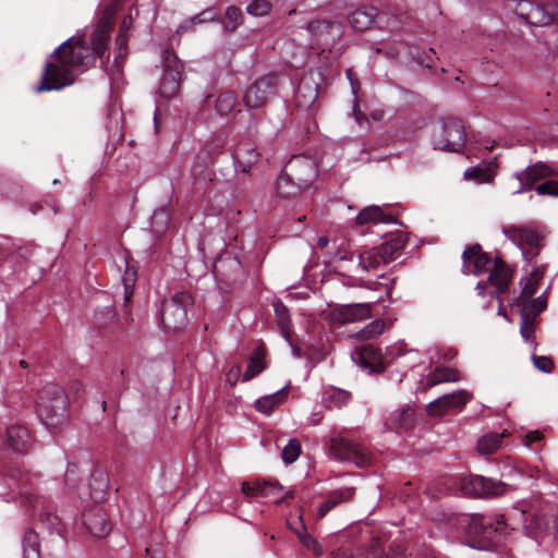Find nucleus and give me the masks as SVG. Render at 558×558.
Returning a JSON list of instances; mask_svg holds the SVG:
<instances>
[{
    "label": "nucleus",
    "mask_w": 558,
    "mask_h": 558,
    "mask_svg": "<svg viewBox=\"0 0 558 558\" xmlns=\"http://www.w3.org/2000/svg\"><path fill=\"white\" fill-rule=\"evenodd\" d=\"M386 264L388 262L385 260L378 246L360 255V265L366 270L377 269Z\"/></svg>",
    "instance_id": "nucleus-44"
},
{
    "label": "nucleus",
    "mask_w": 558,
    "mask_h": 558,
    "mask_svg": "<svg viewBox=\"0 0 558 558\" xmlns=\"http://www.w3.org/2000/svg\"><path fill=\"white\" fill-rule=\"evenodd\" d=\"M35 449V437L26 426L12 424L0 429L1 453H28Z\"/></svg>",
    "instance_id": "nucleus-9"
},
{
    "label": "nucleus",
    "mask_w": 558,
    "mask_h": 558,
    "mask_svg": "<svg viewBox=\"0 0 558 558\" xmlns=\"http://www.w3.org/2000/svg\"><path fill=\"white\" fill-rule=\"evenodd\" d=\"M271 5L266 0H253L246 8V12L254 16H264L269 13Z\"/></svg>",
    "instance_id": "nucleus-56"
},
{
    "label": "nucleus",
    "mask_w": 558,
    "mask_h": 558,
    "mask_svg": "<svg viewBox=\"0 0 558 558\" xmlns=\"http://www.w3.org/2000/svg\"><path fill=\"white\" fill-rule=\"evenodd\" d=\"M354 496L355 487H341L329 492L317 510V519H323L333 508L352 501Z\"/></svg>",
    "instance_id": "nucleus-23"
},
{
    "label": "nucleus",
    "mask_w": 558,
    "mask_h": 558,
    "mask_svg": "<svg viewBox=\"0 0 558 558\" xmlns=\"http://www.w3.org/2000/svg\"><path fill=\"white\" fill-rule=\"evenodd\" d=\"M547 306V302L542 296L534 299L530 305L526 304V307L530 308L532 316L536 317L539 315Z\"/></svg>",
    "instance_id": "nucleus-61"
},
{
    "label": "nucleus",
    "mask_w": 558,
    "mask_h": 558,
    "mask_svg": "<svg viewBox=\"0 0 558 558\" xmlns=\"http://www.w3.org/2000/svg\"><path fill=\"white\" fill-rule=\"evenodd\" d=\"M538 283L536 279L524 278L521 280L522 291L520 295L515 299V304L523 308L526 306V302L536 293Z\"/></svg>",
    "instance_id": "nucleus-47"
},
{
    "label": "nucleus",
    "mask_w": 558,
    "mask_h": 558,
    "mask_svg": "<svg viewBox=\"0 0 558 558\" xmlns=\"http://www.w3.org/2000/svg\"><path fill=\"white\" fill-rule=\"evenodd\" d=\"M228 32H235V29L243 23L242 10L235 5H230L226 10L223 19L219 20Z\"/></svg>",
    "instance_id": "nucleus-45"
},
{
    "label": "nucleus",
    "mask_w": 558,
    "mask_h": 558,
    "mask_svg": "<svg viewBox=\"0 0 558 558\" xmlns=\"http://www.w3.org/2000/svg\"><path fill=\"white\" fill-rule=\"evenodd\" d=\"M288 529L291 530L301 542L303 535H307L308 531L304 524L302 513L298 517V524L292 523L290 520H287Z\"/></svg>",
    "instance_id": "nucleus-58"
},
{
    "label": "nucleus",
    "mask_w": 558,
    "mask_h": 558,
    "mask_svg": "<svg viewBox=\"0 0 558 558\" xmlns=\"http://www.w3.org/2000/svg\"><path fill=\"white\" fill-rule=\"evenodd\" d=\"M277 449H282L281 453H302V446L299 439L292 438L286 440L283 437L276 440Z\"/></svg>",
    "instance_id": "nucleus-54"
},
{
    "label": "nucleus",
    "mask_w": 558,
    "mask_h": 558,
    "mask_svg": "<svg viewBox=\"0 0 558 558\" xmlns=\"http://www.w3.org/2000/svg\"><path fill=\"white\" fill-rule=\"evenodd\" d=\"M266 367V351L263 345H259L255 348L250 355L247 361V368L242 376V380L250 381L259 375Z\"/></svg>",
    "instance_id": "nucleus-31"
},
{
    "label": "nucleus",
    "mask_w": 558,
    "mask_h": 558,
    "mask_svg": "<svg viewBox=\"0 0 558 558\" xmlns=\"http://www.w3.org/2000/svg\"><path fill=\"white\" fill-rule=\"evenodd\" d=\"M289 395V387L286 386L275 393L267 395L257 399L254 403V408L257 412L270 415L277 407L282 404Z\"/></svg>",
    "instance_id": "nucleus-30"
},
{
    "label": "nucleus",
    "mask_w": 558,
    "mask_h": 558,
    "mask_svg": "<svg viewBox=\"0 0 558 558\" xmlns=\"http://www.w3.org/2000/svg\"><path fill=\"white\" fill-rule=\"evenodd\" d=\"M169 220L170 217L168 210L160 208L155 210L151 217V226L156 232H162L167 228Z\"/></svg>",
    "instance_id": "nucleus-55"
},
{
    "label": "nucleus",
    "mask_w": 558,
    "mask_h": 558,
    "mask_svg": "<svg viewBox=\"0 0 558 558\" xmlns=\"http://www.w3.org/2000/svg\"><path fill=\"white\" fill-rule=\"evenodd\" d=\"M330 450V453H364V448L347 433L331 439Z\"/></svg>",
    "instance_id": "nucleus-32"
},
{
    "label": "nucleus",
    "mask_w": 558,
    "mask_h": 558,
    "mask_svg": "<svg viewBox=\"0 0 558 558\" xmlns=\"http://www.w3.org/2000/svg\"><path fill=\"white\" fill-rule=\"evenodd\" d=\"M385 323L381 319L373 320L371 324L361 329L356 337L361 341H366L380 336L385 330Z\"/></svg>",
    "instance_id": "nucleus-49"
},
{
    "label": "nucleus",
    "mask_w": 558,
    "mask_h": 558,
    "mask_svg": "<svg viewBox=\"0 0 558 558\" xmlns=\"http://www.w3.org/2000/svg\"><path fill=\"white\" fill-rule=\"evenodd\" d=\"M373 303H353L339 305L331 311L330 317L335 324H352L368 319L372 314Z\"/></svg>",
    "instance_id": "nucleus-17"
},
{
    "label": "nucleus",
    "mask_w": 558,
    "mask_h": 558,
    "mask_svg": "<svg viewBox=\"0 0 558 558\" xmlns=\"http://www.w3.org/2000/svg\"><path fill=\"white\" fill-rule=\"evenodd\" d=\"M194 299L190 292H177L171 300L162 304L160 322L168 331H179L187 324V308L192 307Z\"/></svg>",
    "instance_id": "nucleus-7"
},
{
    "label": "nucleus",
    "mask_w": 558,
    "mask_h": 558,
    "mask_svg": "<svg viewBox=\"0 0 558 558\" xmlns=\"http://www.w3.org/2000/svg\"><path fill=\"white\" fill-rule=\"evenodd\" d=\"M22 544L24 558H40L39 536L35 530L28 529L25 531Z\"/></svg>",
    "instance_id": "nucleus-39"
},
{
    "label": "nucleus",
    "mask_w": 558,
    "mask_h": 558,
    "mask_svg": "<svg viewBox=\"0 0 558 558\" xmlns=\"http://www.w3.org/2000/svg\"><path fill=\"white\" fill-rule=\"evenodd\" d=\"M135 281H136V271L132 270L128 264L124 276L122 277V282H123V287H124V303H125L124 306L125 307L133 296V287L135 284Z\"/></svg>",
    "instance_id": "nucleus-52"
},
{
    "label": "nucleus",
    "mask_w": 558,
    "mask_h": 558,
    "mask_svg": "<svg viewBox=\"0 0 558 558\" xmlns=\"http://www.w3.org/2000/svg\"><path fill=\"white\" fill-rule=\"evenodd\" d=\"M280 76L269 73L253 82L244 92L243 102L250 109L264 107L268 99L277 94Z\"/></svg>",
    "instance_id": "nucleus-10"
},
{
    "label": "nucleus",
    "mask_w": 558,
    "mask_h": 558,
    "mask_svg": "<svg viewBox=\"0 0 558 558\" xmlns=\"http://www.w3.org/2000/svg\"><path fill=\"white\" fill-rule=\"evenodd\" d=\"M522 442L532 450H541L544 445V434L541 430H532L524 435Z\"/></svg>",
    "instance_id": "nucleus-53"
},
{
    "label": "nucleus",
    "mask_w": 558,
    "mask_h": 558,
    "mask_svg": "<svg viewBox=\"0 0 558 558\" xmlns=\"http://www.w3.org/2000/svg\"><path fill=\"white\" fill-rule=\"evenodd\" d=\"M82 529L94 538H104L110 534L112 522L100 506L90 507L82 513Z\"/></svg>",
    "instance_id": "nucleus-14"
},
{
    "label": "nucleus",
    "mask_w": 558,
    "mask_h": 558,
    "mask_svg": "<svg viewBox=\"0 0 558 558\" xmlns=\"http://www.w3.org/2000/svg\"><path fill=\"white\" fill-rule=\"evenodd\" d=\"M235 165L242 172L248 173L252 166L257 162L260 154L256 150V147L251 143H239L232 155Z\"/></svg>",
    "instance_id": "nucleus-25"
},
{
    "label": "nucleus",
    "mask_w": 558,
    "mask_h": 558,
    "mask_svg": "<svg viewBox=\"0 0 558 558\" xmlns=\"http://www.w3.org/2000/svg\"><path fill=\"white\" fill-rule=\"evenodd\" d=\"M213 166V162H209L205 158H201L199 154L196 155L191 167L193 187L196 192L206 194L210 191L211 184L216 178Z\"/></svg>",
    "instance_id": "nucleus-19"
},
{
    "label": "nucleus",
    "mask_w": 558,
    "mask_h": 558,
    "mask_svg": "<svg viewBox=\"0 0 558 558\" xmlns=\"http://www.w3.org/2000/svg\"><path fill=\"white\" fill-rule=\"evenodd\" d=\"M493 260L478 243H474L466 246L462 253V272L478 276L487 270Z\"/></svg>",
    "instance_id": "nucleus-18"
},
{
    "label": "nucleus",
    "mask_w": 558,
    "mask_h": 558,
    "mask_svg": "<svg viewBox=\"0 0 558 558\" xmlns=\"http://www.w3.org/2000/svg\"><path fill=\"white\" fill-rule=\"evenodd\" d=\"M512 239L518 241L519 245L522 247L531 246L535 252L536 246H541V236L539 234L529 228H513L512 230Z\"/></svg>",
    "instance_id": "nucleus-37"
},
{
    "label": "nucleus",
    "mask_w": 558,
    "mask_h": 558,
    "mask_svg": "<svg viewBox=\"0 0 558 558\" xmlns=\"http://www.w3.org/2000/svg\"><path fill=\"white\" fill-rule=\"evenodd\" d=\"M162 58L163 75L159 94L163 98L171 99L179 94L184 64L172 49H166Z\"/></svg>",
    "instance_id": "nucleus-11"
},
{
    "label": "nucleus",
    "mask_w": 558,
    "mask_h": 558,
    "mask_svg": "<svg viewBox=\"0 0 558 558\" xmlns=\"http://www.w3.org/2000/svg\"><path fill=\"white\" fill-rule=\"evenodd\" d=\"M219 20L220 19L216 16V14L214 13L213 10H205L202 13H199L193 17V23H195V24L204 23L207 21H218L219 22Z\"/></svg>",
    "instance_id": "nucleus-62"
},
{
    "label": "nucleus",
    "mask_w": 558,
    "mask_h": 558,
    "mask_svg": "<svg viewBox=\"0 0 558 558\" xmlns=\"http://www.w3.org/2000/svg\"><path fill=\"white\" fill-rule=\"evenodd\" d=\"M513 271L509 265L502 259L501 256H495L493 260V268L488 276V282L495 288L493 295H496L499 300L500 296L507 293L511 283Z\"/></svg>",
    "instance_id": "nucleus-20"
},
{
    "label": "nucleus",
    "mask_w": 558,
    "mask_h": 558,
    "mask_svg": "<svg viewBox=\"0 0 558 558\" xmlns=\"http://www.w3.org/2000/svg\"><path fill=\"white\" fill-rule=\"evenodd\" d=\"M378 10L375 7H360L348 15V23L352 29L364 32L375 22Z\"/></svg>",
    "instance_id": "nucleus-26"
},
{
    "label": "nucleus",
    "mask_w": 558,
    "mask_h": 558,
    "mask_svg": "<svg viewBox=\"0 0 558 558\" xmlns=\"http://www.w3.org/2000/svg\"><path fill=\"white\" fill-rule=\"evenodd\" d=\"M473 399V395L466 390H458L445 395L427 405V413L430 416H441L451 410L461 411L468 402Z\"/></svg>",
    "instance_id": "nucleus-15"
},
{
    "label": "nucleus",
    "mask_w": 558,
    "mask_h": 558,
    "mask_svg": "<svg viewBox=\"0 0 558 558\" xmlns=\"http://www.w3.org/2000/svg\"><path fill=\"white\" fill-rule=\"evenodd\" d=\"M36 414L51 433L60 432L69 422V397L56 383L46 384L37 395Z\"/></svg>",
    "instance_id": "nucleus-2"
},
{
    "label": "nucleus",
    "mask_w": 558,
    "mask_h": 558,
    "mask_svg": "<svg viewBox=\"0 0 558 558\" xmlns=\"http://www.w3.org/2000/svg\"><path fill=\"white\" fill-rule=\"evenodd\" d=\"M510 434L505 429L501 433H488L477 441V453H494L502 448V441Z\"/></svg>",
    "instance_id": "nucleus-35"
},
{
    "label": "nucleus",
    "mask_w": 558,
    "mask_h": 558,
    "mask_svg": "<svg viewBox=\"0 0 558 558\" xmlns=\"http://www.w3.org/2000/svg\"><path fill=\"white\" fill-rule=\"evenodd\" d=\"M162 58L163 75L159 94L163 98L171 99L179 94L184 64L172 49H166Z\"/></svg>",
    "instance_id": "nucleus-12"
},
{
    "label": "nucleus",
    "mask_w": 558,
    "mask_h": 558,
    "mask_svg": "<svg viewBox=\"0 0 558 558\" xmlns=\"http://www.w3.org/2000/svg\"><path fill=\"white\" fill-rule=\"evenodd\" d=\"M240 376H241V366L234 365L227 373L226 380L231 386H234L238 383Z\"/></svg>",
    "instance_id": "nucleus-63"
},
{
    "label": "nucleus",
    "mask_w": 558,
    "mask_h": 558,
    "mask_svg": "<svg viewBox=\"0 0 558 558\" xmlns=\"http://www.w3.org/2000/svg\"><path fill=\"white\" fill-rule=\"evenodd\" d=\"M274 311H275L278 327L280 328L282 336L286 339H289L292 329H291V319H290V313H289L288 307L281 301H277L274 303Z\"/></svg>",
    "instance_id": "nucleus-40"
},
{
    "label": "nucleus",
    "mask_w": 558,
    "mask_h": 558,
    "mask_svg": "<svg viewBox=\"0 0 558 558\" xmlns=\"http://www.w3.org/2000/svg\"><path fill=\"white\" fill-rule=\"evenodd\" d=\"M361 360L365 367L369 368L372 373H383L386 368L385 363L377 357L376 349L373 347H365L361 353Z\"/></svg>",
    "instance_id": "nucleus-42"
},
{
    "label": "nucleus",
    "mask_w": 558,
    "mask_h": 558,
    "mask_svg": "<svg viewBox=\"0 0 558 558\" xmlns=\"http://www.w3.org/2000/svg\"><path fill=\"white\" fill-rule=\"evenodd\" d=\"M383 554L384 549L379 538H372L366 547L357 549L359 558H381Z\"/></svg>",
    "instance_id": "nucleus-51"
},
{
    "label": "nucleus",
    "mask_w": 558,
    "mask_h": 558,
    "mask_svg": "<svg viewBox=\"0 0 558 558\" xmlns=\"http://www.w3.org/2000/svg\"><path fill=\"white\" fill-rule=\"evenodd\" d=\"M332 558H359V555L349 548H339L332 553Z\"/></svg>",
    "instance_id": "nucleus-64"
},
{
    "label": "nucleus",
    "mask_w": 558,
    "mask_h": 558,
    "mask_svg": "<svg viewBox=\"0 0 558 558\" xmlns=\"http://www.w3.org/2000/svg\"><path fill=\"white\" fill-rule=\"evenodd\" d=\"M466 141V133L463 121L458 118H446L442 123L434 130V149L446 151H460Z\"/></svg>",
    "instance_id": "nucleus-8"
},
{
    "label": "nucleus",
    "mask_w": 558,
    "mask_h": 558,
    "mask_svg": "<svg viewBox=\"0 0 558 558\" xmlns=\"http://www.w3.org/2000/svg\"><path fill=\"white\" fill-rule=\"evenodd\" d=\"M243 267L238 257L231 253L220 255L214 264V275L228 287L234 286L242 277Z\"/></svg>",
    "instance_id": "nucleus-16"
},
{
    "label": "nucleus",
    "mask_w": 558,
    "mask_h": 558,
    "mask_svg": "<svg viewBox=\"0 0 558 558\" xmlns=\"http://www.w3.org/2000/svg\"><path fill=\"white\" fill-rule=\"evenodd\" d=\"M206 105H214L215 110L221 117H226L233 111L238 104V96L232 90H225L216 98L213 95L206 97Z\"/></svg>",
    "instance_id": "nucleus-28"
},
{
    "label": "nucleus",
    "mask_w": 558,
    "mask_h": 558,
    "mask_svg": "<svg viewBox=\"0 0 558 558\" xmlns=\"http://www.w3.org/2000/svg\"><path fill=\"white\" fill-rule=\"evenodd\" d=\"M351 398L350 391L332 386L327 387L323 392V402L328 409H340L347 405Z\"/></svg>",
    "instance_id": "nucleus-34"
},
{
    "label": "nucleus",
    "mask_w": 558,
    "mask_h": 558,
    "mask_svg": "<svg viewBox=\"0 0 558 558\" xmlns=\"http://www.w3.org/2000/svg\"><path fill=\"white\" fill-rule=\"evenodd\" d=\"M226 146V138L223 136H214L206 142L204 147L197 153L201 158H205L209 162L215 163L217 156H219Z\"/></svg>",
    "instance_id": "nucleus-38"
},
{
    "label": "nucleus",
    "mask_w": 558,
    "mask_h": 558,
    "mask_svg": "<svg viewBox=\"0 0 558 558\" xmlns=\"http://www.w3.org/2000/svg\"><path fill=\"white\" fill-rule=\"evenodd\" d=\"M308 32L313 37L315 45L322 49V53L328 50L331 52L332 47L343 35L341 23L317 20L308 24Z\"/></svg>",
    "instance_id": "nucleus-13"
},
{
    "label": "nucleus",
    "mask_w": 558,
    "mask_h": 558,
    "mask_svg": "<svg viewBox=\"0 0 558 558\" xmlns=\"http://www.w3.org/2000/svg\"><path fill=\"white\" fill-rule=\"evenodd\" d=\"M463 489L478 497H493L504 493L505 484L481 475L471 476Z\"/></svg>",
    "instance_id": "nucleus-21"
},
{
    "label": "nucleus",
    "mask_w": 558,
    "mask_h": 558,
    "mask_svg": "<svg viewBox=\"0 0 558 558\" xmlns=\"http://www.w3.org/2000/svg\"><path fill=\"white\" fill-rule=\"evenodd\" d=\"M369 222L378 223H391L396 222V218L387 215L378 206H369L360 211L356 217L357 225H366Z\"/></svg>",
    "instance_id": "nucleus-36"
},
{
    "label": "nucleus",
    "mask_w": 558,
    "mask_h": 558,
    "mask_svg": "<svg viewBox=\"0 0 558 558\" xmlns=\"http://www.w3.org/2000/svg\"><path fill=\"white\" fill-rule=\"evenodd\" d=\"M506 8L513 11L524 23L531 26L558 24V4L534 0H507Z\"/></svg>",
    "instance_id": "nucleus-4"
},
{
    "label": "nucleus",
    "mask_w": 558,
    "mask_h": 558,
    "mask_svg": "<svg viewBox=\"0 0 558 558\" xmlns=\"http://www.w3.org/2000/svg\"><path fill=\"white\" fill-rule=\"evenodd\" d=\"M435 50L429 48L428 51H417L416 54L413 56L414 60L428 69L432 68V63L434 62Z\"/></svg>",
    "instance_id": "nucleus-59"
},
{
    "label": "nucleus",
    "mask_w": 558,
    "mask_h": 558,
    "mask_svg": "<svg viewBox=\"0 0 558 558\" xmlns=\"http://www.w3.org/2000/svg\"><path fill=\"white\" fill-rule=\"evenodd\" d=\"M533 363L536 368L544 373H550L554 368V362L550 357L544 355H534Z\"/></svg>",
    "instance_id": "nucleus-60"
},
{
    "label": "nucleus",
    "mask_w": 558,
    "mask_h": 558,
    "mask_svg": "<svg viewBox=\"0 0 558 558\" xmlns=\"http://www.w3.org/2000/svg\"><path fill=\"white\" fill-rule=\"evenodd\" d=\"M466 533L470 536L478 537L487 541L490 544H498L501 542L502 536L507 535L508 523L502 514L500 515H484L474 513L468 515Z\"/></svg>",
    "instance_id": "nucleus-6"
},
{
    "label": "nucleus",
    "mask_w": 558,
    "mask_h": 558,
    "mask_svg": "<svg viewBox=\"0 0 558 558\" xmlns=\"http://www.w3.org/2000/svg\"><path fill=\"white\" fill-rule=\"evenodd\" d=\"M458 380V373L457 371L446 367V366H438L435 368L434 372H432L427 378L426 384L428 387H434L441 383L447 381H457Z\"/></svg>",
    "instance_id": "nucleus-41"
},
{
    "label": "nucleus",
    "mask_w": 558,
    "mask_h": 558,
    "mask_svg": "<svg viewBox=\"0 0 558 558\" xmlns=\"http://www.w3.org/2000/svg\"><path fill=\"white\" fill-rule=\"evenodd\" d=\"M39 523L44 529H46L50 534L56 533L61 536L64 531L63 524L60 518L51 512H41L39 514Z\"/></svg>",
    "instance_id": "nucleus-46"
},
{
    "label": "nucleus",
    "mask_w": 558,
    "mask_h": 558,
    "mask_svg": "<svg viewBox=\"0 0 558 558\" xmlns=\"http://www.w3.org/2000/svg\"><path fill=\"white\" fill-rule=\"evenodd\" d=\"M464 177L477 183H489L493 181L494 173L488 167H471L465 170Z\"/></svg>",
    "instance_id": "nucleus-48"
},
{
    "label": "nucleus",
    "mask_w": 558,
    "mask_h": 558,
    "mask_svg": "<svg viewBox=\"0 0 558 558\" xmlns=\"http://www.w3.org/2000/svg\"><path fill=\"white\" fill-rule=\"evenodd\" d=\"M555 171L544 162H535L523 171L518 172L515 178L521 183L518 193L527 192L535 189L538 195L558 196V181L547 180L537 186L535 184L544 179L554 177Z\"/></svg>",
    "instance_id": "nucleus-5"
},
{
    "label": "nucleus",
    "mask_w": 558,
    "mask_h": 558,
    "mask_svg": "<svg viewBox=\"0 0 558 558\" xmlns=\"http://www.w3.org/2000/svg\"><path fill=\"white\" fill-rule=\"evenodd\" d=\"M116 11L107 7L90 35V41L82 38H70L54 51L56 61H48L41 74L37 93L60 90L75 81L73 69L90 66L97 59L105 58L111 31L114 23Z\"/></svg>",
    "instance_id": "nucleus-1"
},
{
    "label": "nucleus",
    "mask_w": 558,
    "mask_h": 558,
    "mask_svg": "<svg viewBox=\"0 0 558 558\" xmlns=\"http://www.w3.org/2000/svg\"><path fill=\"white\" fill-rule=\"evenodd\" d=\"M317 177L315 161L304 155L293 156L283 167L277 181V191L289 197L308 187Z\"/></svg>",
    "instance_id": "nucleus-3"
},
{
    "label": "nucleus",
    "mask_w": 558,
    "mask_h": 558,
    "mask_svg": "<svg viewBox=\"0 0 558 558\" xmlns=\"http://www.w3.org/2000/svg\"><path fill=\"white\" fill-rule=\"evenodd\" d=\"M300 543L315 557L323 556L324 550L322 548V545L310 533L307 535H303L302 541Z\"/></svg>",
    "instance_id": "nucleus-57"
},
{
    "label": "nucleus",
    "mask_w": 558,
    "mask_h": 558,
    "mask_svg": "<svg viewBox=\"0 0 558 558\" xmlns=\"http://www.w3.org/2000/svg\"><path fill=\"white\" fill-rule=\"evenodd\" d=\"M241 490L248 497H268L267 486L264 485V481L256 480L252 483L243 482Z\"/></svg>",
    "instance_id": "nucleus-50"
},
{
    "label": "nucleus",
    "mask_w": 558,
    "mask_h": 558,
    "mask_svg": "<svg viewBox=\"0 0 558 558\" xmlns=\"http://www.w3.org/2000/svg\"><path fill=\"white\" fill-rule=\"evenodd\" d=\"M405 244L407 239L403 234L399 233L385 241L381 245L378 246V248L380 250L385 260L389 264L401 255Z\"/></svg>",
    "instance_id": "nucleus-33"
},
{
    "label": "nucleus",
    "mask_w": 558,
    "mask_h": 558,
    "mask_svg": "<svg viewBox=\"0 0 558 558\" xmlns=\"http://www.w3.org/2000/svg\"><path fill=\"white\" fill-rule=\"evenodd\" d=\"M94 323L104 333H111L119 330L120 319L112 306H106L95 313Z\"/></svg>",
    "instance_id": "nucleus-27"
},
{
    "label": "nucleus",
    "mask_w": 558,
    "mask_h": 558,
    "mask_svg": "<svg viewBox=\"0 0 558 558\" xmlns=\"http://www.w3.org/2000/svg\"><path fill=\"white\" fill-rule=\"evenodd\" d=\"M318 89L319 86L314 80L302 78L294 94L295 106L301 110L313 109L318 98Z\"/></svg>",
    "instance_id": "nucleus-22"
},
{
    "label": "nucleus",
    "mask_w": 558,
    "mask_h": 558,
    "mask_svg": "<svg viewBox=\"0 0 558 558\" xmlns=\"http://www.w3.org/2000/svg\"><path fill=\"white\" fill-rule=\"evenodd\" d=\"M536 330V317L532 316L530 308L523 306L521 308V326L520 333L522 338L527 342L534 338Z\"/></svg>",
    "instance_id": "nucleus-43"
},
{
    "label": "nucleus",
    "mask_w": 558,
    "mask_h": 558,
    "mask_svg": "<svg viewBox=\"0 0 558 558\" xmlns=\"http://www.w3.org/2000/svg\"><path fill=\"white\" fill-rule=\"evenodd\" d=\"M387 425L395 429L399 430H409L415 425V411L411 407H405L399 410H396L387 420Z\"/></svg>",
    "instance_id": "nucleus-29"
},
{
    "label": "nucleus",
    "mask_w": 558,
    "mask_h": 558,
    "mask_svg": "<svg viewBox=\"0 0 558 558\" xmlns=\"http://www.w3.org/2000/svg\"><path fill=\"white\" fill-rule=\"evenodd\" d=\"M88 487L92 499L97 504L102 502L110 487L107 470L101 466H96L92 472Z\"/></svg>",
    "instance_id": "nucleus-24"
}]
</instances>
